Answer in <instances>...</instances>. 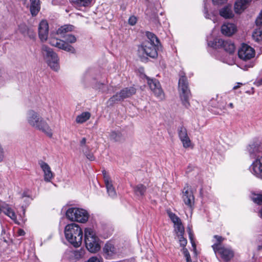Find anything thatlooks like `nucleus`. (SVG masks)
<instances>
[{
    "instance_id": "obj_1",
    "label": "nucleus",
    "mask_w": 262,
    "mask_h": 262,
    "mask_svg": "<svg viewBox=\"0 0 262 262\" xmlns=\"http://www.w3.org/2000/svg\"><path fill=\"white\" fill-rule=\"evenodd\" d=\"M26 119L30 126L41 131L50 138L52 137V128L38 113L33 110L28 111L27 113Z\"/></svg>"
},
{
    "instance_id": "obj_2",
    "label": "nucleus",
    "mask_w": 262,
    "mask_h": 262,
    "mask_svg": "<svg viewBox=\"0 0 262 262\" xmlns=\"http://www.w3.org/2000/svg\"><path fill=\"white\" fill-rule=\"evenodd\" d=\"M255 54L256 52L254 48L248 44L242 43L238 50V56L242 60L239 67L245 71L253 67L254 66L253 59Z\"/></svg>"
},
{
    "instance_id": "obj_3",
    "label": "nucleus",
    "mask_w": 262,
    "mask_h": 262,
    "mask_svg": "<svg viewBox=\"0 0 262 262\" xmlns=\"http://www.w3.org/2000/svg\"><path fill=\"white\" fill-rule=\"evenodd\" d=\"M146 35L148 40L144 41L139 47V54L145 53L148 56L155 58L158 55L157 50L159 44V40L156 36L152 33L147 32Z\"/></svg>"
},
{
    "instance_id": "obj_4",
    "label": "nucleus",
    "mask_w": 262,
    "mask_h": 262,
    "mask_svg": "<svg viewBox=\"0 0 262 262\" xmlns=\"http://www.w3.org/2000/svg\"><path fill=\"white\" fill-rule=\"evenodd\" d=\"M65 237L67 241L74 247H79L83 237V232L80 227L76 224L67 225L64 228Z\"/></svg>"
},
{
    "instance_id": "obj_5",
    "label": "nucleus",
    "mask_w": 262,
    "mask_h": 262,
    "mask_svg": "<svg viewBox=\"0 0 262 262\" xmlns=\"http://www.w3.org/2000/svg\"><path fill=\"white\" fill-rule=\"evenodd\" d=\"M62 38L64 39V40L59 39L55 37H50L49 40V43L51 46L57 47L60 49L74 53L75 52V49L73 47L69 45V43H75L77 40L76 37L74 35L69 33L66 35H64Z\"/></svg>"
},
{
    "instance_id": "obj_6",
    "label": "nucleus",
    "mask_w": 262,
    "mask_h": 262,
    "mask_svg": "<svg viewBox=\"0 0 262 262\" xmlns=\"http://www.w3.org/2000/svg\"><path fill=\"white\" fill-rule=\"evenodd\" d=\"M84 241L86 247L90 252L95 253L100 249V240L92 228L85 229Z\"/></svg>"
},
{
    "instance_id": "obj_7",
    "label": "nucleus",
    "mask_w": 262,
    "mask_h": 262,
    "mask_svg": "<svg viewBox=\"0 0 262 262\" xmlns=\"http://www.w3.org/2000/svg\"><path fill=\"white\" fill-rule=\"evenodd\" d=\"M41 52L44 59L51 68L54 71H57L59 69L58 62L59 59L57 54L46 45L42 46Z\"/></svg>"
},
{
    "instance_id": "obj_8",
    "label": "nucleus",
    "mask_w": 262,
    "mask_h": 262,
    "mask_svg": "<svg viewBox=\"0 0 262 262\" xmlns=\"http://www.w3.org/2000/svg\"><path fill=\"white\" fill-rule=\"evenodd\" d=\"M66 216L72 221L80 223H85L88 221L89 217L86 211L77 208L68 209L66 212Z\"/></svg>"
},
{
    "instance_id": "obj_9",
    "label": "nucleus",
    "mask_w": 262,
    "mask_h": 262,
    "mask_svg": "<svg viewBox=\"0 0 262 262\" xmlns=\"http://www.w3.org/2000/svg\"><path fill=\"white\" fill-rule=\"evenodd\" d=\"M208 45L215 49L223 48L229 54L233 53L235 50L234 44L229 40L216 38L213 41H208Z\"/></svg>"
},
{
    "instance_id": "obj_10",
    "label": "nucleus",
    "mask_w": 262,
    "mask_h": 262,
    "mask_svg": "<svg viewBox=\"0 0 262 262\" xmlns=\"http://www.w3.org/2000/svg\"><path fill=\"white\" fill-rule=\"evenodd\" d=\"M148 84L154 95L160 100H163L165 96L160 82L155 79L147 78Z\"/></svg>"
},
{
    "instance_id": "obj_11",
    "label": "nucleus",
    "mask_w": 262,
    "mask_h": 262,
    "mask_svg": "<svg viewBox=\"0 0 262 262\" xmlns=\"http://www.w3.org/2000/svg\"><path fill=\"white\" fill-rule=\"evenodd\" d=\"M136 93V89L133 87L127 88L121 90L119 93H117L110 99V101L115 102L120 101L126 98L129 97Z\"/></svg>"
},
{
    "instance_id": "obj_12",
    "label": "nucleus",
    "mask_w": 262,
    "mask_h": 262,
    "mask_svg": "<svg viewBox=\"0 0 262 262\" xmlns=\"http://www.w3.org/2000/svg\"><path fill=\"white\" fill-rule=\"evenodd\" d=\"M252 174L258 178L262 179V157L256 159L250 166Z\"/></svg>"
},
{
    "instance_id": "obj_13",
    "label": "nucleus",
    "mask_w": 262,
    "mask_h": 262,
    "mask_svg": "<svg viewBox=\"0 0 262 262\" xmlns=\"http://www.w3.org/2000/svg\"><path fill=\"white\" fill-rule=\"evenodd\" d=\"M38 164L43 172L44 180L47 182H51L54 177V174L50 166L43 161H39Z\"/></svg>"
},
{
    "instance_id": "obj_14",
    "label": "nucleus",
    "mask_w": 262,
    "mask_h": 262,
    "mask_svg": "<svg viewBox=\"0 0 262 262\" xmlns=\"http://www.w3.org/2000/svg\"><path fill=\"white\" fill-rule=\"evenodd\" d=\"M103 176L108 195L112 198H115L116 196V192L110 177L105 171H103Z\"/></svg>"
},
{
    "instance_id": "obj_15",
    "label": "nucleus",
    "mask_w": 262,
    "mask_h": 262,
    "mask_svg": "<svg viewBox=\"0 0 262 262\" xmlns=\"http://www.w3.org/2000/svg\"><path fill=\"white\" fill-rule=\"evenodd\" d=\"M214 252L226 261L230 260L234 256L233 251L230 248L225 247L220 248L217 251Z\"/></svg>"
},
{
    "instance_id": "obj_16",
    "label": "nucleus",
    "mask_w": 262,
    "mask_h": 262,
    "mask_svg": "<svg viewBox=\"0 0 262 262\" xmlns=\"http://www.w3.org/2000/svg\"><path fill=\"white\" fill-rule=\"evenodd\" d=\"M179 137L185 148L189 147L191 141L188 136L187 129L184 127H181L178 130Z\"/></svg>"
},
{
    "instance_id": "obj_17",
    "label": "nucleus",
    "mask_w": 262,
    "mask_h": 262,
    "mask_svg": "<svg viewBox=\"0 0 262 262\" xmlns=\"http://www.w3.org/2000/svg\"><path fill=\"white\" fill-rule=\"evenodd\" d=\"M251 2V0H236L234 5L235 13H243L248 7Z\"/></svg>"
},
{
    "instance_id": "obj_18",
    "label": "nucleus",
    "mask_w": 262,
    "mask_h": 262,
    "mask_svg": "<svg viewBox=\"0 0 262 262\" xmlns=\"http://www.w3.org/2000/svg\"><path fill=\"white\" fill-rule=\"evenodd\" d=\"M49 31L48 24L45 20H42L39 24L38 27V34L40 39L45 41L48 37Z\"/></svg>"
},
{
    "instance_id": "obj_19",
    "label": "nucleus",
    "mask_w": 262,
    "mask_h": 262,
    "mask_svg": "<svg viewBox=\"0 0 262 262\" xmlns=\"http://www.w3.org/2000/svg\"><path fill=\"white\" fill-rule=\"evenodd\" d=\"M183 193L182 198L184 203L188 207L191 208L194 204V200L192 191L189 190L188 188L186 189L185 188Z\"/></svg>"
},
{
    "instance_id": "obj_20",
    "label": "nucleus",
    "mask_w": 262,
    "mask_h": 262,
    "mask_svg": "<svg viewBox=\"0 0 262 262\" xmlns=\"http://www.w3.org/2000/svg\"><path fill=\"white\" fill-rule=\"evenodd\" d=\"M179 90L180 95H190L187 78L184 76H181L179 79Z\"/></svg>"
},
{
    "instance_id": "obj_21",
    "label": "nucleus",
    "mask_w": 262,
    "mask_h": 262,
    "mask_svg": "<svg viewBox=\"0 0 262 262\" xmlns=\"http://www.w3.org/2000/svg\"><path fill=\"white\" fill-rule=\"evenodd\" d=\"M236 26L233 23H225L221 27V32L226 36H230L236 32Z\"/></svg>"
},
{
    "instance_id": "obj_22",
    "label": "nucleus",
    "mask_w": 262,
    "mask_h": 262,
    "mask_svg": "<svg viewBox=\"0 0 262 262\" xmlns=\"http://www.w3.org/2000/svg\"><path fill=\"white\" fill-rule=\"evenodd\" d=\"M220 15L225 19L232 18L234 14L232 11L231 6L228 5L224 7L220 10Z\"/></svg>"
},
{
    "instance_id": "obj_23",
    "label": "nucleus",
    "mask_w": 262,
    "mask_h": 262,
    "mask_svg": "<svg viewBox=\"0 0 262 262\" xmlns=\"http://www.w3.org/2000/svg\"><path fill=\"white\" fill-rule=\"evenodd\" d=\"M2 211L3 210V212L6 215L11 218L13 221H16V215L14 210L9 206L8 204H6L2 205Z\"/></svg>"
},
{
    "instance_id": "obj_24",
    "label": "nucleus",
    "mask_w": 262,
    "mask_h": 262,
    "mask_svg": "<svg viewBox=\"0 0 262 262\" xmlns=\"http://www.w3.org/2000/svg\"><path fill=\"white\" fill-rule=\"evenodd\" d=\"M30 10L31 14L33 16H36L40 9V1L39 0H30Z\"/></svg>"
},
{
    "instance_id": "obj_25",
    "label": "nucleus",
    "mask_w": 262,
    "mask_h": 262,
    "mask_svg": "<svg viewBox=\"0 0 262 262\" xmlns=\"http://www.w3.org/2000/svg\"><path fill=\"white\" fill-rule=\"evenodd\" d=\"M214 102H215V100H212L210 102L211 105L213 107H216L222 111L227 110V98H221L216 104H213Z\"/></svg>"
},
{
    "instance_id": "obj_26",
    "label": "nucleus",
    "mask_w": 262,
    "mask_h": 262,
    "mask_svg": "<svg viewBox=\"0 0 262 262\" xmlns=\"http://www.w3.org/2000/svg\"><path fill=\"white\" fill-rule=\"evenodd\" d=\"M213 238L214 239L212 240V242L214 244L212 245V248L214 252L217 251L220 248L224 247L222 246L221 244L224 241L225 238L221 236L217 235H214Z\"/></svg>"
},
{
    "instance_id": "obj_27",
    "label": "nucleus",
    "mask_w": 262,
    "mask_h": 262,
    "mask_svg": "<svg viewBox=\"0 0 262 262\" xmlns=\"http://www.w3.org/2000/svg\"><path fill=\"white\" fill-rule=\"evenodd\" d=\"M74 29L72 25H66L61 26L57 30V34L60 35L61 37H63L64 35L69 34V32H71Z\"/></svg>"
},
{
    "instance_id": "obj_28",
    "label": "nucleus",
    "mask_w": 262,
    "mask_h": 262,
    "mask_svg": "<svg viewBox=\"0 0 262 262\" xmlns=\"http://www.w3.org/2000/svg\"><path fill=\"white\" fill-rule=\"evenodd\" d=\"M85 254V250L83 249L72 251L70 253V258L72 260H77L82 258Z\"/></svg>"
},
{
    "instance_id": "obj_29",
    "label": "nucleus",
    "mask_w": 262,
    "mask_h": 262,
    "mask_svg": "<svg viewBox=\"0 0 262 262\" xmlns=\"http://www.w3.org/2000/svg\"><path fill=\"white\" fill-rule=\"evenodd\" d=\"M70 1L76 7H86L90 6L92 0H70Z\"/></svg>"
},
{
    "instance_id": "obj_30",
    "label": "nucleus",
    "mask_w": 262,
    "mask_h": 262,
    "mask_svg": "<svg viewBox=\"0 0 262 262\" xmlns=\"http://www.w3.org/2000/svg\"><path fill=\"white\" fill-rule=\"evenodd\" d=\"M90 117L91 114L89 112H83L76 117V122L77 123L81 124L88 120Z\"/></svg>"
},
{
    "instance_id": "obj_31",
    "label": "nucleus",
    "mask_w": 262,
    "mask_h": 262,
    "mask_svg": "<svg viewBox=\"0 0 262 262\" xmlns=\"http://www.w3.org/2000/svg\"><path fill=\"white\" fill-rule=\"evenodd\" d=\"M135 193L139 196H143L146 190V187L142 184H138L133 187Z\"/></svg>"
},
{
    "instance_id": "obj_32",
    "label": "nucleus",
    "mask_w": 262,
    "mask_h": 262,
    "mask_svg": "<svg viewBox=\"0 0 262 262\" xmlns=\"http://www.w3.org/2000/svg\"><path fill=\"white\" fill-rule=\"evenodd\" d=\"M103 252L107 257H111L115 253V249L112 244L107 243L103 248Z\"/></svg>"
},
{
    "instance_id": "obj_33",
    "label": "nucleus",
    "mask_w": 262,
    "mask_h": 262,
    "mask_svg": "<svg viewBox=\"0 0 262 262\" xmlns=\"http://www.w3.org/2000/svg\"><path fill=\"white\" fill-rule=\"evenodd\" d=\"M250 198L254 203L257 204L259 205L262 204V192H252L250 195Z\"/></svg>"
},
{
    "instance_id": "obj_34",
    "label": "nucleus",
    "mask_w": 262,
    "mask_h": 262,
    "mask_svg": "<svg viewBox=\"0 0 262 262\" xmlns=\"http://www.w3.org/2000/svg\"><path fill=\"white\" fill-rule=\"evenodd\" d=\"M17 31L24 36H27L29 34L30 30L25 24H21L18 26Z\"/></svg>"
},
{
    "instance_id": "obj_35",
    "label": "nucleus",
    "mask_w": 262,
    "mask_h": 262,
    "mask_svg": "<svg viewBox=\"0 0 262 262\" xmlns=\"http://www.w3.org/2000/svg\"><path fill=\"white\" fill-rule=\"evenodd\" d=\"M253 39L256 42H260L262 40V30H256L252 34Z\"/></svg>"
},
{
    "instance_id": "obj_36",
    "label": "nucleus",
    "mask_w": 262,
    "mask_h": 262,
    "mask_svg": "<svg viewBox=\"0 0 262 262\" xmlns=\"http://www.w3.org/2000/svg\"><path fill=\"white\" fill-rule=\"evenodd\" d=\"M110 139L114 141H119L121 139V134L119 132L113 131L110 133Z\"/></svg>"
},
{
    "instance_id": "obj_37",
    "label": "nucleus",
    "mask_w": 262,
    "mask_h": 262,
    "mask_svg": "<svg viewBox=\"0 0 262 262\" xmlns=\"http://www.w3.org/2000/svg\"><path fill=\"white\" fill-rule=\"evenodd\" d=\"M247 149L250 156L252 157L255 156V154L258 151V147L254 144L249 145L247 147Z\"/></svg>"
},
{
    "instance_id": "obj_38",
    "label": "nucleus",
    "mask_w": 262,
    "mask_h": 262,
    "mask_svg": "<svg viewBox=\"0 0 262 262\" xmlns=\"http://www.w3.org/2000/svg\"><path fill=\"white\" fill-rule=\"evenodd\" d=\"M93 87L95 89L102 92H105L106 91L105 85L103 83L96 82L95 84H93Z\"/></svg>"
},
{
    "instance_id": "obj_39",
    "label": "nucleus",
    "mask_w": 262,
    "mask_h": 262,
    "mask_svg": "<svg viewBox=\"0 0 262 262\" xmlns=\"http://www.w3.org/2000/svg\"><path fill=\"white\" fill-rule=\"evenodd\" d=\"M190 95H180V97L182 102L183 105H184L186 107H188L190 105L189 102V99Z\"/></svg>"
},
{
    "instance_id": "obj_40",
    "label": "nucleus",
    "mask_w": 262,
    "mask_h": 262,
    "mask_svg": "<svg viewBox=\"0 0 262 262\" xmlns=\"http://www.w3.org/2000/svg\"><path fill=\"white\" fill-rule=\"evenodd\" d=\"M169 216L174 224L181 222L180 219L174 213H169Z\"/></svg>"
},
{
    "instance_id": "obj_41",
    "label": "nucleus",
    "mask_w": 262,
    "mask_h": 262,
    "mask_svg": "<svg viewBox=\"0 0 262 262\" xmlns=\"http://www.w3.org/2000/svg\"><path fill=\"white\" fill-rule=\"evenodd\" d=\"M174 225L177 227V229L178 232L181 234H183L184 232V229L183 226L182 225L181 222H179V223L174 224Z\"/></svg>"
},
{
    "instance_id": "obj_42",
    "label": "nucleus",
    "mask_w": 262,
    "mask_h": 262,
    "mask_svg": "<svg viewBox=\"0 0 262 262\" xmlns=\"http://www.w3.org/2000/svg\"><path fill=\"white\" fill-rule=\"evenodd\" d=\"M179 243L180 244V246L184 248L186 245H187V241L186 238H185L183 234H181L179 237Z\"/></svg>"
},
{
    "instance_id": "obj_43",
    "label": "nucleus",
    "mask_w": 262,
    "mask_h": 262,
    "mask_svg": "<svg viewBox=\"0 0 262 262\" xmlns=\"http://www.w3.org/2000/svg\"><path fill=\"white\" fill-rule=\"evenodd\" d=\"M256 25L258 26L262 25V10L259 13L255 20Z\"/></svg>"
},
{
    "instance_id": "obj_44",
    "label": "nucleus",
    "mask_w": 262,
    "mask_h": 262,
    "mask_svg": "<svg viewBox=\"0 0 262 262\" xmlns=\"http://www.w3.org/2000/svg\"><path fill=\"white\" fill-rule=\"evenodd\" d=\"M137 21V18L136 16L133 15L129 18L128 22L130 25L134 26L136 24Z\"/></svg>"
},
{
    "instance_id": "obj_45",
    "label": "nucleus",
    "mask_w": 262,
    "mask_h": 262,
    "mask_svg": "<svg viewBox=\"0 0 262 262\" xmlns=\"http://www.w3.org/2000/svg\"><path fill=\"white\" fill-rule=\"evenodd\" d=\"M204 13L206 18L212 19L210 15L208 13V8L206 3L204 4Z\"/></svg>"
},
{
    "instance_id": "obj_46",
    "label": "nucleus",
    "mask_w": 262,
    "mask_h": 262,
    "mask_svg": "<svg viewBox=\"0 0 262 262\" xmlns=\"http://www.w3.org/2000/svg\"><path fill=\"white\" fill-rule=\"evenodd\" d=\"M189 237L191 243L192 247L194 249H195V245L193 239V234L192 233V231L190 228H189Z\"/></svg>"
},
{
    "instance_id": "obj_47",
    "label": "nucleus",
    "mask_w": 262,
    "mask_h": 262,
    "mask_svg": "<svg viewBox=\"0 0 262 262\" xmlns=\"http://www.w3.org/2000/svg\"><path fill=\"white\" fill-rule=\"evenodd\" d=\"M80 148V150L84 155H85V154H86L87 152H89L90 150H91L90 147H89L88 145L81 146Z\"/></svg>"
},
{
    "instance_id": "obj_48",
    "label": "nucleus",
    "mask_w": 262,
    "mask_h": 262,
    "mask_svg": "<svg viewBox=\"0 0 262 262\" xmlns=\"http://www.w3.org/2000/svg\"><path fill=\"white\" fill-rule=\"evenodd\" d=\"M86 158L90 161H94L95 160V157L94 156L93 154L90 150L89 152H87L84 155Z\"/></svg>"
},
{
    "instance_id": "obj_49",
    "label": "nucleus",
    "mask_w": 262,
    "mask_h": 262,
    "mask_svg": "<svg viewBox=\"0 0 262 262\" xmlns=\"http://www.w3.org/2000/svg\"><path fill=\"white\" fill-rule=\"evenodd\" d=\"M214 5H220L224 4L227 0H212Z\"/></svg>"
},
{
    "instance_id": "obj_50",
    "label": "nucleus",
    "mask_w": 262,
    "mask_h": 262,
    "mask_svg": "<svg viewBox=\"0 0 262 262\" xmlns=\"http://www.w3.org/2000/svg\"><path fill=\"white\" fill-rule=\"evenodd\" d=\"M182 252H183V253L186 258H188V257L189 258V257H190V255L189 254L188 251L185 247L183 248Z\"/></svg>"
},
{
    "instance_id": "obj_51",
    "label": "nucleus",
    "mask_w": 262,
    "mask_h": 262,
    "mask_svg": "<svg viewBox=\"0 0 262 262\" xmlns=\"http://www.w3.org/2000/svg\"><path fill=\"white\" fill-rule=\"evenodd\" d=\"M86 143V139L85 137H83L81 139L79 142L80 147L81 146L87 145Z\"/></svg>"
},
{
    "instance_id": "obj_52",
    "label": "nucleus",
    "mask_w": 262,
    "mask_h": 262,
    "mask_svg": "<svg viewBox=\"0 0 262 262\" xmlns=\"http://www.w3.org/2000/svg\"><path fill=\"white\" fill-rule=\"evenodd\" d=\"M87 262H100V261L97 257L93 256L90 258Z\"/></svg>"
},
{
    "instance_id": "obj_53",
    "label": "nucleus",
    "mask_w": 262,
    "mask_h": 262,
    "mask_svg": "<svg viewBox=\"0 0 262 262\" xmlns=\"http://www.w3.org/2000/svg\"><path fill=\"white\" fill-rule=\"evenodd\" d=\"M254 84L257 86H259L262 85V78L259 80H256L254 82Z\"/></svg>"
},
{
    "instance_id": "obj_54",
    "label": "nucleus",
    "mask_w": 262,
    "mask_h": 262,
    "mask_svg": "<svg viewBox=\"0 0 262 262\" xmlns=\"http://www.w3.org/2000/svg\"><path fill=\"white\" fill-rule=\"evenodd\" d=\"M230 108L231 109H232L234 108V105L233 103L232 102L229 103V104H227V108Z\"/></svg>"
},
{
    "instance_id": "obj_55",
    "label": "nucleus",
    "mask_w": 262,
    "mask_h": 262,
    "mask_svg": "<svg viewBox=\"0 0 262 262\" xmlns=\"http://www.w3.org/2000/svg\"><path fill=\"white\" fill-rule=\"evenodd\" d=\"M18 233L19 235L22 236V235H25V232L23 230L19 229L18 231Z\"/></svg>"
},
{
    "instance_id": "obj_56",
    "label": "nucleus",
    "mask_w": 262,
    "mask_h": 262,
    "mask_svg": "<svg viewBox=\"0 0 262 262\" xmlns=\"http://www.w3.org/2000/svg\"><path fill=\"white\" fill-rule=\"evenodd\" d=\"M242 85H243V83L238 82V83H237L236 85H235L233 87V89L234 90H236V89H238V88H239L240 86Z\"/></svg>"
},
{
    "instance_id": "obj_57",
    "label": "nucleus",
    "mask_w": 262,
    "mask_h": 262,
    "mask_svg": "<svg viewBox=\"0 0 262 262\" xmlns=\"http://www.w3.org/2000/svg\"><path fill=\"white\" fill-rule=\"evenodd\" d=\"M260 240H262V236H261V237H260ZM258 249L259 250H260V249H262V244H261V245H258Z\"/></svg>"
},
{
    "instance_id": "obj_58",
    "label": "nucleus",
    "mask_w": 262,
    "mask_h": 262,
    "mask_svg": "<svg viewBox=\"0 0 262 262\" xmlns=\"http://www.w3.org/2000/svg\"><path fill=\"white\" fill-rule=\"evenodd\" d=\"M186 262H192L190 257H189V258L188 257L186 258Z\"/></svg>"
},
{
    "instance_id": "obj_59",
    "label": "nucleus",
    "mask_w": 262,
    "mask_h": 262,
    "mask_svg": "<svg viewBox=\"0 0 262 262\" xmlns=\"http://www.w3.org/2000/svg\"><path fill=\"white\" fill-rule=\"evenodd\" d=\"M27 196L28 198H29V195H27V194H26V193H25V192H24V193H23V194H22V198H25V197H27Z\"/></svg>"
},
{
    "instance_id": "obj_60",
    "label": "nucleus",
    "mask_w": 262,
    "mask_h": 262,
    "mask_svg": "<svg viewBox=\"0 0 262 262\" xmlns=\"http://www.w3.org/2000/svg\"><path fill=\"white\" fill-rule=\"evenodd\" d=\"M259 215L260 216V217L262 218V208L261 209V210L259 211Z\"/></svg>"
}]
</instances>
